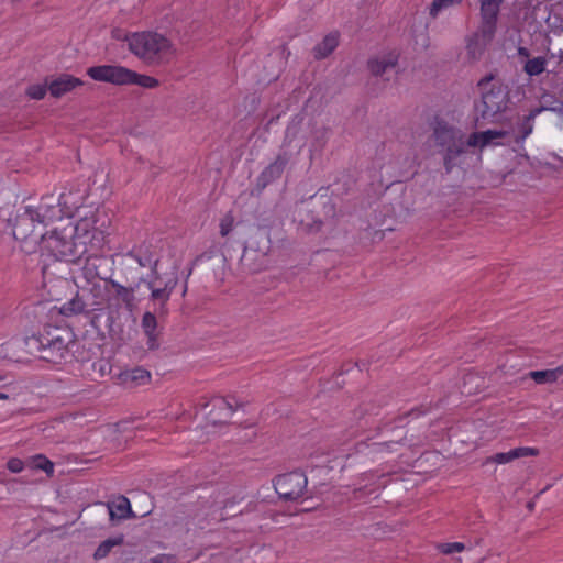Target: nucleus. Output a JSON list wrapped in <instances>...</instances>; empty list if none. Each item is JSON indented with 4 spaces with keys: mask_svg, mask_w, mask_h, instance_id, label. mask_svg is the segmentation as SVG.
Listing matches in <instances>:
<instances>
[{
    "mask_svg": "<svg viewBox=\"0 0 563 563\" xmlns=\"http://www.w3.org/2000/svg\"><path fill=\"white\" fill-rule=\"evenodd\" d=\"M97 211H89L88 214L80 217L76 223L69 222L64 227H55L47 232L43 239L41 256L43 258V283L53 299H58L53 290L55 282L60 288L69 285L68 278L57 273H66L65 266L68 263H77L88 252L103 250L107 243V232L103 223L98 224Z\"/></svg>",
    "mask_w": 563,
    "mask_h": 563,
    "instance_id": "1",
    "label": "nucleus"
},
{
    "mask_svg": "<svg viewBox=\"0 0 563 563\" xmlns=\"http://www.w3.org/2000/svg\"><path fill=\"white\" fill-rule=\"evenodd\" d=\"M79 208V200L73 192H62L57 199L53 196L43 197L37 207H25L24 211L15 218L13 236L22 243L26 253L42 250L43 239L46 238V228L62 220L71 218Z\"/></svg>",
    "mask_w": 563,
    "mask_h": 563,
    "instance_id": "2",
    "label": "nucleus"
},
{
    "mask_svg": "<svg viewBox=\"0 0 563 563\" xmlns=\"http://www.w3.org/2000/svg\"><path fill=\"white\" fill-rule=\"evenodd\" d=\"M433 139L444 151V167L449 173L456 165V161L466 153L465 134L461 129L437 117L433 121Z\"/></svg>",
    "mask_w": 563,
    "mask_h": 563,
    "instance_id": "3",
    "label": "nucleus"
},
{
    "mask_svg": "<svg viewBox=\"0 0 563 563\" xmlns=\"http://www.w3.org/2000/svg\"><path fill=\"white\" fill-rule=\"evenodd\" d=\"M494 76L488 75L478 81L482 91L481 102L476 104L477 120L494 122L504 112L509 102L508 89L501 82H493Z\"/></svg>",
    "mask_w": 563,
    "mask_h": 563,
    "instance_id": "4",
    "label": "nucleus"
},
{
    "mask_svg": "<svg viewBox=\"0 0 563 563\" xmlns=\"http://www.w3.org/2000/svg\"><path fill=\"white\" fill-rule=\"evenodd\" d=\"M25 346L29 353H37L41 360L53 364L62 363L69 354L67 341L58 329H48L38 335L27 336Z\"/></svg>",
    "mask_w": 563,
    "mask_h": 563,
    "instance_id": "5",
    "label": "nucleus"
},
{
    "mask_svg": "<svg viewBox=\"0 0 563 563\" xmlns=\"http://www.w3.org/2000/svg\"><path fill=\"white\" fill-rule=\"evenodd\" d=\"M87 75L96 80L112 85H137L143 88H156L159 82L156 78L137 74L126 67L117 65L92 66L87 69Z\"/></svg>",
    "mask_w": 563,
    "mask_h": 563,
    "instance_id": "6",
    "label": "nucleus"
},
{
    "mask_svg": "<svg viewBox=\"0 0 563 563\" xmlns=\"http://www.w3.org/2000/svg\"><path fill=\"white\" fill-rule=\"evenodd\" d=\"M130 51L147 63L158 62L170 49V42L155 32H136L125 36Z\"/></svg>",
    "mask_w": 563,
    "mask_h": 563,
    "instance_id": "7",
    "label": "nucleus"
},
{
    "mask_svg": "<svg viewBox=\"0 0 563 563\" xmlns=\"http://www.w3.org/2000/svg\"><path fill=\"white\" fill-rule=\"evenodd\" d=\"M307 477L301 472H290L276 477L274 487L280 498L297 500L302 497L307 488Z\"/></svg>",
    "mask_w": 563,
    "mask_h": 563,
    "instance_id": "8",
    "label": "nucleus"
},
{
    "mask_svg": "<svg viewBox=\"0 0 563 563\" xmlns=\"http://www.w3.org/2000/svg\"><path fill=\"white\" fill-rule=\"evenodd\" d=\"M144 283L151 290V299L158 301L161 303V310H164L172 296V292L177 286L178 278L176 275H173L167 279H163L156 269V274L151 273L147 275L146 279H144Z\"/></svg>",
    "mask_w": 563,
    "mask_h": 563,
    "instance_id": "9",
    "label": "nucleus"
},
{
    "mask_svg": "<svg viewBox=\"0 0 563 563\" xmlns=\"http://www.w3.org/2000/svg\"><path fill=\"white\" fill-rule=\"evenodd\" d=\"M78 289L88 300L91 310L108 303L110 280L99 279L91 284H78Z\"/></svg>",
    "mask_w": 563,
    "mask_h": 563,
    "instance_id": "10",
    "label": "nucleus"
},
{
    "mask_svg": "<svg viewBox=\"0 0 563 563\" xmlns=\"http://www.w3.org/2000/svg\"><path fill=\"white\" fill-rule=\"evenodd\" d=\"M108 306L114 308L124 307L132 311L135 306V291L131 287H124L115 280L110 279Z\"/></svg>",
    "mask_w": 563,
    "mask_h": 563,
    "instance_id": "11",
    "label": "nucleus"
},
{
    "mask_svg": "<svg viewBox=\"0 0 563 563\" xmlns=\"http://www.w3.org/2000/svg\"><path fill=\"white\" fill-rule=\"evenodd\" d=\"M103 250L97 252H88L85 257V263L80 268L78 275H74V283L78 287V284H91L96 280L101 279L99 276V261L101 258Z\"/></svg>",
    "mask_w": 563,
    "mask_h": 563,
    "instance_id": "12",
    "label": "nucleus"
},
{
    "mask_svg": "<svg viewBox=\"0 0 563 563\" xmlns=\"http://www.w3.org/2000/svg\"><path fill=\"white\" fill-rule=\"evenodd\" d=\"M504 0H481V26H484V33L489 37L495 35L496 23L500 5Z\"/></svg>",
    "mask_w": 563,
    "mask_h": 563,
    "instance_id": "13",
    "label": "nucleus"
},
{
    "mask_svg": "<svg viewBox=\"0 0 563 563\" xmlns=\"http://www.w3.org/2000/svg\"><path fill=\"white\" fill-rule=\"evenodd\" d=\"M82 85L84 81L80 78L69 74H60L48 81V91L52 97L60 98Z\"/></svg>",
    "mask_w": 563,
    "mask_h": 563,
    "instance_id": "14",
    "label": "nucleus"
},
{
    "mask_svg": "<svg viewBox=\"0 0 563 563\" xmlns=\"http://www.w3.org/2000/svg\"><path fill=\"white\" fill-rule=\"evenodd\" d=\"M289 158L286 154H279L276 159L269 164L258 176L257 187L263 189L268 184L279 178L288 163Z\"/></svg>",
    "mask_w": 563,
    "mask_h": 563,
    "instance_id": "15",
    "label": "nucleus"
},
{
    "mask_svg": "<svg viewBox=\"0 0 563 563\" xmlns=\"http://www.w3.org/2000/svg\"><path fill=\"white\" fill-rule=\"evenodd\" d=\"M493 37L494 35L487 37L484 33V26H479V30L467 38L466 51L468 57L473 60L479 59Z\"/></svg>",
    "mask_w": 563,
    "mask_h": 563,
    "instance_id": "16",
    "label": "nucleus"
},
{
    "mask_svg": "<svg viewBox=\"0 0 563 563\" xmlns=\"http://www.w3.org/2000/svg\"><path fill=\"white\" fill-rule=\"evenodd\" d=\"M131 258L136 261L142 267H150L151 273L156 274V269L158 266V257L153 252L152 246L147 244H142L128 254Z\"/></svg>",
    "mask_w": 563,
    "mask_h": 563,
    "instance_id": "17",
    "label": "nucleus"
},
{
    "mask_svg": "<svg viewBox=\"0 0 563 563\" xmlns=\"http://www.w3.org/2000/svg\"><path fill=\"white\" fill-rule=\"evenodd\" d=\"M398 57L399 55L395 51L378 55L368 60V69L374 76H380L396 67Z\"/></svg>",
    "mask_w": 563,
    "mask_h": 563,
    "instance_id": "18",
    "label": "nucleus"
},
{
    "mask_svg": "<svg viewBox=\"0 0 563 563\" xmlns=\"http://www.w3.org/2000/svg\"><path fill=\"white\" fill-rule=\"evenodd\" d=\"M118 380L120 384L129 387L145 385L151 380V373L147 369L137 366L121 372L118 376Z\"/></svg>",
    "mask_w": 563,
    "mask_h": 563,
    "instance_id": "19",
    "label": "nucleus"
},
{
    "mask_svg": "<svg viewBox=\"0 0 563 563\" xmlns=\"http://www.w3.org/2000/svg\"><path fill=\"white\" fill-rule=\"evenodd\" d=\"M538 455V450L529 446H520L512 449L508 452L497 453L487 459V463L493 462L496 464H507L514 460L526 457V456H536Z\"/></svg>",
    "mask_w": 563,
    "mask_h": 563,
    "instance_id": "20",
    "label": "nucleus"
},
{
    "mask_svg": "<svg viewBox=\"0 0 563 563\" xmlns=\"http://www.w3.org/2000/svg\"><path fill=\"white\" fill-rule=\"evenodd\" d=\"M506 135L504 131L487 130L483 132H473L467 137V146L470 147H485L492 144H497L496 140L503 139Z\"/></svg>",
    "mask_w": 563,
    "mask_h": 563,
    "instance_id": "21",
    "label": "nucleus"
},
{
    "mask_svg": "<svg viewBox=\"0 0 563 563\" xmlns=\"http://www.w3.org/2000/svg\"><path fill=\"white\" fill-rule=\"evenodd\" d=\"M211 405L212 409L210 410L209 415L211 416L213 422L225 421L227 419L231 418L235 410L232 402L223 397L214 398Z\"/></svg>",
    "mask_w": 563,
    "mask_h": 563,
    "instance_id": "22",
    "label": "nucleus"
},
{
    "mask_svg": "<svg viewBox=\"0 0 563 563\" xmlns=\"http://www.w3.org/2000/svg\"><path fill=\"white\" fill-rule=\"evenodd\" d=\"M88 310H91V308L89 307L88 300H86V297L79 289L73 299L60 307V313L65 317L80 314Z\"/></svg>",
    "mask_w": 563,
    "mask_h": 563,
    "instance_id": "23",
    "label": "nucleus"
},
{
    "mask_svg": "<svg viewBox=\"0 0 563 563\" xmlns=\"http://www.w3.org/2000/svg\"><path fill=\"white\" fill-rule=\"evenodd\" d=\"M111 519H126L133 517L130 500L124 496H119L108 504Z\"/></svg>",
    "mask_w": 563,
    "mask_h": 563,
    "instance_id": "24",
    "label": "nucleus"
},
{
    "mask_svg": "<svg viewBox=\"0 0 563 563\" xmlns=\"http://www.w3.org/2000/svg\"><path fill=\"white\" fill-rule=\"evenodd\" d=\"M156 327L157 320L154 313L145 312L142 317V329L147 336V345L150 349H155L157 346L156 342Z\"/></svg>",
    "mask_w": 563,
    "mask_h": 563,
    "instance_id": "25",
    "label": "nucleus"
},
{
    "mask_svg": "<svg viewBox=\"0 0 563 563\" xmlns=\"http://www.w3.org/2000/svg\"><path fill=\"white\" fill-rule=\"evenodd\" d=\"M339 45V34L333 32L328 34L323 41L314 47V56L318 59L325 58Z\"/></svg>",
    "mask_w": 563,
    "mask_h": 563,
    "instance_id": "26",
    "label": "nucleus"
},
{
    "mask_svg": "<svg viewBox=\"0 0 563 563\" xmlns=\"http://www.w3.org/2000/svg\"><path fill=\"white\" fill-rule=\"evenodd\" d=\"M543 110V107L534 108L530 110L529 114L522 119L518 125V141H525L532 133L533 121Z\"/></svg>",
    "mask_w": 563,
    "mask_h": 563,
    "instance_id": "27",
    "label": "nucleus"
},
{
    "mask_svg": "<svg viewBox=\"0 0 563 563\" xmlns=\"http://www.w3.org/2000/svg\"><path fill=\"white\" fill-rule=\"evenodd\" d=\"M548 58L545 56H537L528 58L522 66V70L529 77H536L545 71Z\"/></svg>",
    "mask_w": 563,
    "mask_h": 563,
    "instance_id": "28",
    "label": "nucleus"
},
{
    "mask_svg": "<svg viewBox=\"0 0 563 563\" xmlns=\"http://www.w3.org/2000/svg\"><path fill=\"white\" fill-rule=\"evenodd\" d=\"M562 373L563 367H556L554 369L532 371L529 373V377L537 384H547L555 382Z\"/></svg>",
    "mask_w": 563,
    "mask_h": 563,
    "instance_id": "29",
    "label": "nucleus"
},
{
    "mask_svg": "<svg viewBox=\"0 0 563 563\" xmlns=\"http://www.w3.org/2000/svg\"><path fill=\"white\" fill-rule=\"evenodd\" d=\"M123 541L124 538L122 534L104 540L99 544V547L95 551L93 558L96 560L104 559L106 556L109 555V553L112 551L114 547L121 545Z\"/></svg>",
    "mask_w": 563,
    "mask_h": 563,
    "instance_id": "30",
    "label": "nucleus"
},
{
    "mask_svg": "<svg viewBox=\"0 0 563 563\" xmlns=\"http://www.w3.org/2000/svg\"><path fill=\"white\" fill-rule=\"evenodd\" d=\"M463 0H433L428 8L429 16L437 19L441 13L459 5Z\"/></svg>",
    "mask_w": 563,
    "mask_h": 563,
    "instance_id": "31",
    "label": "nucleus"
},
{
    "mask_svg": "<svg viewBox=\"0 0 563 563\" xmlns=\"http://www.w3.org/2000/svg\"><path fill=\"white\" fill-rule=\"evenodd\" d=\"M30 464L32 468L41 470L45 472L47 476H53L54 474V464L45 455L37 454L33 456L30 461Z\"/></svg>",
    "mask_w": 563,
    "mask_h": 563,
    "instance_id": "32",
    "label": "nucleus"
},
{
    "mask_svg": "<svg viewBox=\"0 0 563 563\" xmlns=\"http://www.w3.org/2000/svg\"><path fill=\"white\" fill-rule=\"evenodd\" d=\"M48 91V81L46 84H33L26 89V96L30 99L42 100Z\"/></svg>",
    "mask_w": 563,
    "mask_h": 563,
    "instance_id": "33",
    "label": "nucleus"
},
{
    "mask_svg": "<svg viewBox=\"0 0 563 563\" xmlns=\"http://www.w3.org/2000/svg\"><path fill=\"white\" fill-rule=\"evenodd\" d=\"M438 549L444 554H452L455 552H462L465 549L462 542H448L439 544Z\"/></svg>",
    "mask_w": 563,
    "mask_h": 563,
    "instance_id": "34",
    "label": "nucleus"
},
{
    "mask_svg": "<svg viewBox=\"0 0 563 563\" xmlns=\"http://www.w3.org/2000/svg\"><path fill=\"white\" fill-rule=\"evenodd\" d=\"M234 225V218L231 213L225 214L220 222V234L222 236H227L232 230Z\"/></svg>",
    "mask_w": 563,
    "mask_h": 563,
    "instance_id": "35",
    "label": "nucleus"
},
{
    "mask_svg": "<svg viewBox=\"0 0 563 563\" xmlns=\"http://www.w3.org/2000/svg\"><path fill=\"white\" fill-rule=\"evenodd\" d=\"M7 467L12 473H20L24 468V462L19 457H11L7 463Z\"/></svg>",
    "mask_w": 563,
    "mask_h": 563,
    "instance_id": "36",
    "label": "nucleus"
},
{
    "mask_svg": "<svg viewBox=\"0 0 563 563\" xmlns=\"http://www.w3.org/2000/svg\"><path fill=\"white\" fill-rule=\"evenodd\" d=\"M151 563H176V558L170 554H158L151 559Z\"/></svg>",
    "mask_w": 563,
    "mask_h": 563,
    "instance_id": "37",
    "label": "nucleus"
},
{
    "mask_svg": "<svg viewBox=\"0 0 563 563\" xmlns=\"http://www.w3.org/2000/svg\"><path fill=\"white\" fill-rule=\"evenodd\" d=\"M95 368H98L101 376H104L110 373V365L108 362L99 361L93 364Z\"/></svg>",
    "mask_w": 563,
    "mask_h": 563,
    "instance_id": "38",
    "label": "nucleus"
},
{
    "mask_svg": "<svg viewBox=\"0 0 563 563\" xmlns=\"http://www.w3.org/2000/svg\"><path fill=\"white\" fill-rule=\"evenodd\" d=\"M518 57L525 60H528V58H532L530 56V51L527 47L519 46L517 49Z\"/></svg>",
    "mask_w": 563,
    "mask_h": 563,
    "instance_id": "39",
    "label": "nucleus"
},
{
    "mask_svg": "<svg viewBox=\"0 0 563 563\" xmlns=\"http://www.w3.org/2000/svg\"><path fill=\"white\" fill-rule=\"evenodd\" d=\"M559 63L560 64L563 63V49H560V52H559Z\"/></svg>",
    "mask_w": 563,
    "mask_h": 563,
    "instance_id": "40",
    "label": "nucleus"
},
{
    "mask_svg": "<svg viewBox=\"0 0 563 563\" xmlns=\"http://www.w3.org/2000/svg\"><path fill=\"white\" fill-rule=\"evenodd\" d=\"M9 396L4 393H0V400H4V399H8Z\"/></svg>",
    "mask_w": 563,
    "mask_h": 563,
    "instance_id": "41",
    "label": "nucleus"
}]
</instances>
